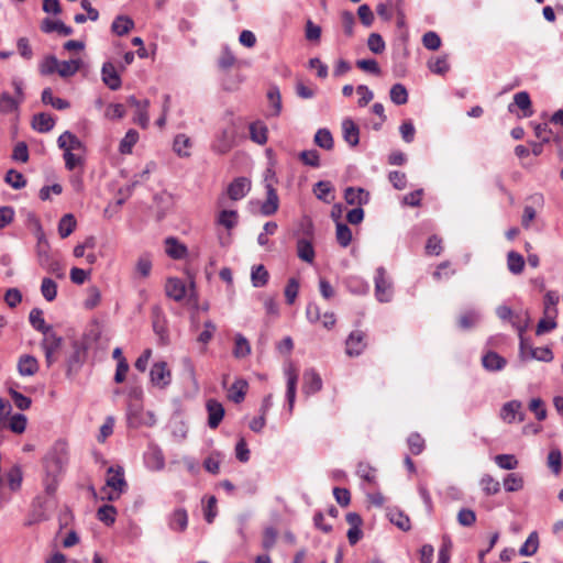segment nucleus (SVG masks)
I'll use <instances>...</instances> for the list:
<instances>
[{
  "mask_svg": "<svg viewBox=\"0 0 563 563\" xmlns=\"http://www.w3.org/2000/svg\"><path fill=\"white\" fill-rule=\"evenodd\" d=\"M68 448L65 441H56L43 459L44 471L47 475L62 476L68 464Z\"/></svg>",
  "mask_w": 563,
  "mask_h": 563,
  "instance_id": "nucleus-1",
  "label": "nucleus"
},
{
  "mask_svg": "<svg viewBox=\"0 0 563 563\" xmlns=\"http://www.w3.org/2000/svg\"><path fill=\"white\" fill-rule=\"evenodd\" d=\"M41 341V347L45 355V363L51 367L57 362L58 353L62 350L64 339L58 335L54 329H46Z\"/></svg>",
  "mask_w": 563,
  "mask_h": 563,
  "instance_id": "nucleus-2",
  "label": "nucleus"
},
{
  "mask_svg": "<svg viewBox=\"0 0 563 563\" xmlns=\"http://www.w3.org/2000/svg\"><path fill=\"white\" fill-rule=\"evenodd\" d=\"M87 345L85 342L74 340L71 342V353L66 361V376L73 378L78 374L87 357Z\"/></svg>",
  "mask_w": 563,
  "mask_h": 563,
  "instance_id": "nucleus-3",
  "label": "nucleus"
},
{
  "mask_svg": "<svg viewBox=\"0 0 563 563\" xmlns=\"http://www.w3.org/2000/svg\"><path fill=\"white\" fill-rule=\"evenodd\" d=\"M126 104L130 107H133L135 109V114L133 118L134 123L140 125L142 129H146L150 123V117H148V107L150 101L148 99H137L135 96H129L126 98Z\"/></svg>",
  "mask_w": 563,
  "mask_h": 563,
  "instance_id": "nucleus-4",
  "label": "nucleus"
},
{
  "mask_svg": "<svg viewBox=\"0 0 563 563\" xmlns=\"http://www.w3.org/2000/svg\"><path fill=\"white\" fill-rule=\"evenodd\" d=\"M375 297L379 302H389L393 298V286L386 279V271L382 266L375 274Z\"/></svg>",
  "mask_w": 563,
  "mask_h": 563,
  "instance_id": "nucleus-5",
  "label": "nucleus"
},
{
  "mask_svg": "<svg viewBox=\"0 0 563 563\" xmlns=\"http://www.w3.org/2000/svg\"><path fill=\"white\" fill-rule=\"evenodd\" d=\"M500 418L507 423H512L515 420L522 422L526 419V413L522 411V402L519 400L505 402L500 409Z\"/></svg>",
  "mask_w": 563,
  "mask_h": 563,
  "instance_id": "nucleus-6",
  "label": "nucleus"
},
{
  "mask_svg": "<svg viewBox=\"0 0 563 563\" xmlns=\"http://www.w3.org/2000/svg\"><path fill=\"white\" fill-rule=\"evenodd\" d=\"M251 190V180L247 177H236L234 178L227 188V196L233 200L238 201L243 199Z\"/></svg>",
  "mask_w": 563,
  "mask_h": 563,
  "instance_id": "nucleus-7",
  "label": "nucleus"
},
{
  "mask_svg": "<svg viewBox=\"0 0 563 563\" xmlns=\"http://www.w3.org/2000/svg\"><path fill=\"white\" fill-rule=\"evenodd\" d=\"M170 371L166 362H156L150 371V377L153 385L165 388L170 384Z\"/></svg>",
  "mask_w": 563,
  "mask_h": 563,
  "instance_id": "nucleus-8",
  "label": "nucleus"
},
{
  "mask_svg": "<svg viewBox=\"0 0 563 563\" xmlns=\"http://www.w3.org/2000/svg\"><path fill=\"white\" fill-rule=\"evenodd\" d=\"M101 79L103 84L113 91L119 90L122 86L121 76L111 62L103 63L101 67Z\"/></svg>",
  "mask_w": 563,
  "mask_h": 563,
  "instance_id": "nucleus-9",
  "label": "nucleus"
},
{
  "mask_svg": "<svg viewBox=\"0 0 563 563\" xmlns=\"http://www.w3.org/2000/svg\"><path fill=\"white\" fill-rule=\"evenodd\" d=\"M106 486L110 487L111 489L119 490V493H124L128 489V483L124 478V471L121 466H110L108 468Z\"/></svg>",
  "mask_w": 563,
  "mask_h": 563,
  "instance_id": "nucleus-10",
  "label": "nucleus"
},
{
  "mask_svg": "<svg viewBox=\"0 0 563 563\" xmlns=\"http://www.w3.org/2000/svg\"><path fill=\"white\" fill-rule=\"evenodd\" d=\"M206 408L208 411V427L217 429L223 420L225 410L221 402L217 399L207 400Z\"/></svg>",
  "mask_w": 563,
  "mask_h": 563,
  "instance_id": "nucleus-11",
  "label": "nucleus"
},
{
  "mask_svg": "<svg viewBox=\"0 0 563 563\" xmlns=\"http://www.w3.org/2000/svg\"><path fill=\"white\" fill-rule=\"evenodd\" d=\"M36 256L38 265L46 263L52 257L49 253V243L45 236L44 230L38 221H36Z\"/></svg>",
  "mask_w": 563,
  "mask_h": 563,
  "instance_id": "nucleus-12",
  "label": "nucleus"
},
{
  "mask_svg": "<svg viewBox=\"0 0 563 563\" xmlns=\"http://www.w3.org/2000/svg\"><path fill=\"white\" fill-rule=\"evenodd\" d=\"M285 376L287 380L286 401L288 405V410L291 413L296 400L298 374L295 368L289 366L288 368L285 369Z\"/></svg>",
  "mask_w": 563,
  "mask_h": 563,
  "instance_id": "nucleus-13",
  "label": "nucleus"
},
{
  "mask_svg": "<svg viewBox=\"0 0 563 563\" xmlns=\"http://www.w3.org/2000/svg\"><path fill=\"white\" fill-rule=\"evenodd\" d=\"M365 334L360 330L352 331L346 339V353L350 356H358L365 349Z\"/></svg>",
  "mask_w": 563,
  "mask_h": 563,
  "instance_id": "nucleus-14",
  "label": "nucleus"
},
{
  "mask_svg": "<svg viewBox=\"0 0 563 563\" xmlns=\"http://www.w3.org/2000/svg\"><path fill=\"white\" fill-rule=\"evenodd\" d=\"M344 199L351 206H364L369 202L371 196L367 190L362 187H346L344 190Z\"/></svg>",
  "mask_w": 563,
  "mask_h": 563,
  "instance_id": "nucleus-15",
  "label": "nucleus"
},
{
  "mask_svg": "<svg viewBox=\"0 0 563 563\" xmlns=\"http://www.w3.org/2000/svg\"><path fill=\"white\" fill-rule=\"evenodd\" d=\"M266 188V200L261 206V213L265 217L273 216L277 212L279 207V199L276 189L272 184L267 183Z\"/></svg>",
  "mask_w": 563,
  "mask_h": 563,
  "instance_id": "nucleus-16",
  "label": "nucleus"
},
{
  "mask_svg": "<svg viewBox=\"0 0 563 563\" xmlns=\"http://www.w3.org/2000/svg\"><path fill=\"white\" fill-rule=\"evenodd\" d=\"M322 386L321 376L316 372V369L310 368L303 373L302 390L306 395L319 393L322 389Z\"/></svg>",
  "mask_w": 563,
  "mask_h": 563,
  "instance_id": "nucleus-17",
  "label": "nucleus"
},
{
  "mask_svg": "<svg viewBox=\"0 0 563 563\" xmlns=\"http://www.w3.org/2000/svg\"><path fill=\"white\" fill-rule=\"evenodd\" d=\"M170 530L184 532L188 527V514L185 508H177L167 518Z\"/></svg>",
  "mask_w": 563,
  "mask_h": 563,
  "instance_id": "nucleus-18",
  "label": "nucleus"
},
{
  "mask_svg": "<svg viewBox=\"0 0 563 563\" xmlns=\"http://www.w3.org/2000/svg\"><path fill=\"white\" fill-rule=\"evenodd\" d=\"M515 107L522 110V117H531L533 111L531 108V99L527 91H519L514 96V102L509 103L508 111L515 112Z\"/></svg>",
  "mask_w": 563,
  "mask_h": 563,
  "instance_id": "nucleus-19",
  "label": "nucleus"
},
{
  "mask_svg": "<svg viewBox=\"0 0 563 563\" xmlns=\"http://www.w3.org/2000/svg\"><path fill=\"white\" fill-rule=\"evenodd\" d=\"M41 31L43 33L49 34L53 32H57L60 35L69 36L74 33V30L71 26L66 25L60 20H52V19H44L41 23Z\"/></svg>",
  "mask_w": 563,
  "mask_h": 563,
  "instance_id": "nucleus-20",
  "label": "nucleus"
},
{
  "mask_svg": "<svg viewBox=\"0 0 563 563\" xmlns=\"http://www.w3.org/2000/svg\"><path fill=\"white\" fill-rule=\"evenodd\" d=\"M312 192L317 197V199L321 200L324 203H331L334 196V187L329 180H319L313 185Z\"/></svg>",
  "mask_w": 563,
  "mask_h": 563,
  "instance_id": "nucleus-21",
  "label": "nucleus"
},
{
  "mask_svg": "<svg viewBox=\"0 0 563 563\" xmlns=\"http://www.w3.org/2000/svg\"><path fill=\"white\" fill-rule=\"evenodd\" d=\"M165 291L167 297L174 299L175 301H180L186 296V286L180 278H168L165 285Z\"/></svg>",
  "mask_w": 563,
  "mask_h": 563,
  "instance_id": "nucleus-22",
  "label": "nucleus"
},
{
  "mask_svg": "<svg viewBox=\"0 0 563 563\" xmlns=\"http://www.w3.org/2000/svg\"><path fill=\"white\" fill-rule=\"evenodd\" d=\"M234 132L232 130L224 129L217 136V140L213 143L212 147L216 152L220 154L228 153L234 145Z\"/></svg>",
  "mask_w": 563,
  "mask_h": 563,
  "instance_id": "nucleus-23",
  "label": "nucleus"
},
{
  "mask_svg": "<svg viewBox=\"0 0 563 563\" xmlns=\"http://www.w3.org/2000/svg\"><path fill=\"white\" fill-rule=\"evenodd\" d=\"M342 132L344 141L352 147L360 143V129L351 118L342 122Z\"/></svg>",
  "mask_w": 563,
  "mask_h": 563,
  "instance_id": "nucleus-24",
  "label": "nucleus"
},
{
  "mask_svg": "<svg viewBox=\"0 0 563 563\" xmlns=\"http://www.w3.org/2000/svg\"><path fill=\"white\" fill-rule=\"evenodd\" d=\"M482 364L486 371L497 372V371H501L506 366L507 361L504 356L499 355L497 352L488 351L486 354L483 355Z\"/></svg>",
  "mask_w": 563,
  "mask_h": 563,
  "instance_id": "nucleus-25",
  "label": "nucleus"
},
{
  "mask_svg": "<svg viewBox=\"0 0 563 563\" xmlns=\"http://www.w3.org/2000/svg\"><path fill=\"white\" fill-rule=\"evenodd\" d=\"M165 245H166V249H165L166 254L169 257H172L173 260H181L188 253L187 246L185 244L180 243L174 236H168L165 240Z\"/></svg>",
  "mask_w": 563,
  "mask_h": 563,
  "instance_id": "nucleus-26",
  "label": "nucleus"
},
{
  "mask_svg": "<svg viewBox=\"0 0 563 563\" xmlns=\"http://www.w3.org/2000/svg\"><path fill=\"white\" fill-rule=\"evenodd\" d=\"M153 330L158 336L159 344L167 345L169 343V335L167 329V321L164 316L156 312L153 317Z\"/></svg>",
  "mask_w": 563,
  "mask_h": 563,
  "instance_id": "nucleus-27",
  "label": "nucleus"
},
{
  "mask_svg": "<svg viewBox=\"0 0 563 563\" xmlns=\"http://www.w3.org/2000/svg\"><path fill=\"white\" fill-rule=\"evenodd\" d=\"M55 125L54 118L45 112H41L33 115L32 128L40 133L49 132Z\"/></svg>",
  "mask_w": 563,
  "mask_h": 563,
  "instance_id": "nucleus-28",
  "label": "nucleus"
},
{
  "mask_svg": "<svg viewBox=\"0 0 563 563\" xmlns=\"http://www.w3.org/2000/svg\"><path fill=\"white\" fill-rule=\"evenodd\" d=\"M18 371L21 376H32L38 371V362L34 356L24 354L19 358Z\"/></svg>",
  "mask_w": 563,
  "mask_h": 563,
  "instance_id": "nucleus-29",
  "label": "nucleus"
},
{
  "mask_svg": "<svg viewBox=\"0 0 563 563\" xmlns=\"http://www.w3.org/2000/svg\"><path fill=\"white\" fill-rule=\"evenodd\" d=\"M144 460L147 468L153 471H161L165 466V459L163 452L158 448L151 449L144 454Z\"/></svg>",
  "mask_w": 563,
  "mask_h": 563,
  "instance_id": "nucleus-30",
  "label": "nucleus"
},
{
  "mask_svg": "<svg viewBox=\"0 0 563 563\" xmlns=\"http://www.w3.org/2000/svg\"><path fill=\"white\" fill-rule=\"evenodd\" d=\"M250 139L260 145H264L267 142V126L263 121L252 122L249 126Z\"/></svg>",
  "mask_w": 563,
  "mask_h": 563,
  "instance_id": "nucleus-31",
  "label": "nucleus"
},
{
  "mask_svg": "<svg viewBox=\"0 0 563 563\" xmlns=\"http://www.w3.org/2000/svg\"><path fill=\"white\" fill-rule=\"evenodd\" d=\"M58 147L63 151L69 148V151L84 148V143L71 132L65 131L57 139Z\"/></svg>",
  "mask_w": 563,
  "mask_h": 563,
  "instance_id": "nucleus-32",
  "label": "nucleus"
},
{
  "mask_svg": "<svg viewBox=\"0 0 563 563\" xmlns=\"http://www.w3.org/2000/svg\"><path fill=\"white\" fill-rule=\"evenodd\" d=\"M133 27L134 21L128 15H118L111 24V31L118 36L128 34Z\"/></svg>",
  "mask_w": 563,
  "mask_h": 563,
  "instance_id": "nucleus-33",
  "label": "nucleus"
},
{
  "mask_svg": "<svg viewBox=\"0 0 563 563\" xmlns=\"http://www.w3.org/2000/svg\"><path fill=\"white\" fill-rule=\"evenodd\" d=\"M297 255L298 257L309 264L313 263L316 252L311 241L307 239H298L297 241Z\"/></svg>",
  "mask_w": 563,
  "mask_h": 563,
  "instance_id": "nucleus-34",
  "label": "nucleus"
},
{
  "mask_svg": "<svg viewBox=\"0 0 563 563\" xmlns=\"http://www.w3.org/2000/svg\"><path fill=\"white\" fill-rule=\"evenodd\" d=\"M41 99L44 104L52 106L57 110H65L70 107V103L67 100L54 97L53 90L49 87L42 91Z\"/></svg>",
  "mask_w": 563,
  "mask_h": 563,
  "instance_id": "nucleus-35",
  "label": "nucleus"
},
{
  "mask_svg": "<svg viewBox=\"0 0 563 563\" xmlns=\"http://www.w3.org/2000/svg\"><path fill=\"white\" fill-rule=\"evenodd\" d=\"M233 356L235 358H244L251 354V344L249 340L241 333L234 336Z\"/></svg>",
  "mask_w": 563,
  "mask_h": 563,
  "instance_id": "nucleus-36",
  "label": "nucleus"
},
{
  "mask_svg": "<svg viewBox=\"0 0 563 563\" xmlns=\"http://www.w3.org/2000/svg\"><path fill=\"white\" fill-rule=\"evenodd\" d=\"M29 321L32 328L41 333H44L46 329H52L51 324H46L45 319L43 317V310L35 307L30 311Z\"/></svg>",
  "mask_w": 563,
  "mask_h": 563,
  "instance_id": "nucleus-37",
  "label": "nucleus"
},
{
  "mask_svg": "<svg viewBox=\"0 0 563 563\" xmlns=\"http://www.w3.org/2000/svg\"><path fill=\"white\" fill-rule=\"evenodd\" d=\"M77 221L73 213L64 214L58 222V234L62 239L69 236L76 229Z\"/></svg>",
  "mask_w": 563,
  "mask_h": 563,
  "instance_id": "nucleus-38",
  "label": "nucleus"
},
{
  "mask_svg": "<svg viewBox=\"0 0 563 563\" xmlns=\"http://www.w3.org/2000/svg\"><path fill=\"white\" fill-rule=\"evenodd\" d=\"M21 102L9 92L4 91L0 93V113L9 114L18 111Z\"/></svg>",
  "mask_w": 563,
  "mask_h": 563,
  "instance_id": "nucleus-39",
  "label": "nucleus"
},
{
  "mask_svg": "<svg viewBox=\"0 0 563 563\" xmlns=\"http://www.w3.org/2000/svg\"><path fill=\"white\" fill-rule=\"evenodd\" d=\"M539 549V536L537 531H532L525 543L519 549V554L521 556H532L537 553Z\"/></svg>",
  "mask_w": 563,
  "mask_h": 563,
  "instance_id": "nucleus-40",
  "label": "nucleus"
},
{
  "mask_svg": "<svg viewBox=\"0 0 563 563\" xmlns=\"http://www.w3.org/2000/svg\"><path fill=\"white\" fill-rule=\"evenodd\" d=\"M191 146V141L186 134H177L174 139L173 150L179 157H189L190 152L188 148Z\"/></svg>",
  "mask_w": 563,
  "mask_h": 563,
  "instance_id": "nucleus-41",
  "label": "nucleus"
},
{
  "mask_svg": "<svg viewBox=\"0 0 563 563\" xmlns=\"http://www.w3.org/2000/svg\"><path fill=\"white\" fill-rule=\"evenodd\" d=\"M481 320V314L474 309L464 311L459 319V327L462 330H470L474 328Z\"/></svg>",
  "mask_w": 563,
  "mask_h": 563,
  "instance_id": "nucleus-42",
  "label": "nucleus"
},
{
  "mask_svg": "<svg viewBox=\"0 0 563 563\" xmlns=\"http://www.w3.org/2000/svg\"><path fill=\"white\" fill-rule=\"evenodd\" d=\"M139 137H140V135L136 130H134V129L128 130L124 137L120 142L119 152L121 154H131L133 146L139 141Z\"/></svg>",
  "mask_w": 563,
  "mask_h": 563,
  "instance_id": "nucleus-43",
  "label": "nucleus"
},
{
  "mask_svg": "<svg viewBox=\"0 0 563 563\" xmlns=\"http://www.w3.org/2000/svg\"><path fill=\"white\" fill-rule=\"evenodd\" d=\"M81 59L63 60L58 65V75L63 78L74 76L81 67Z\"/></svg>",
  "mask_w": 563,
  "mask_h": 563,
  "instance_id": "nucleus-44",
  "label": "nucleus"
},
{
  "mask_svg": "<svg viewBox=\"0 0 563 563\" xmlns=\"http://www.w3.org/2000/svg\"><path fill=\"white\" fill-rule=\"evenodd\" d=\"M269 279V274L264 265L254 266L251 272L252 285L256 288L264 287Z\"/></svg>",
  "mask_w": 563,
  "mask_h": 563,
  "instance_id": "nucleus-45",
  "label": "nucleus"
},
{
  "mask_svg": "<svg viewBox=\"0 0 563 563\" xmlns=\"http://www.w3.org/2000/svg\"><path fill=\"white\" fill-rule=\"evenodd\" d=\"M117 508L112 505H102L97 510V518L106 526L110 527L115 522Z\"/></svg>",
  "mask_w": 563,
  "mask_h": 563,
  "instance_id": "nucleus-46",
  "label": "nucleus"
},
{
  "mask_svg": "<svg viewBox=\"0 0 563 563\" xmlns=\"http://www.w3.org/2000/svg\"><path fill=\"white\" fill-rule=\"evenodd\" d=\"M247 389V383L243 379L235 380L230 390H229V398L235 402L240 404L244 400Z\"/></svg>",
  "mask_w": 563,
  "mask_h": 563,
  "instance_id": "nucleus-47",
  "label": "nucleus"
},
{
  "mask_svg": "<svg viewBox=\"0 0 563 563\" xmlns=\"http://www.w3.org/2000/svg\"><path fill=\"white\" fill-rule=\"evenodd\" d=\"M507 266L510 273L518 275L522 273L525 268V258L521 254L515 251H510L507 254Z\"/></svg>",
  "mask_w": 563,
  "mask_h": 563,
  "instance_id": "nucleus-48",
  "label": "nucleus"
},
{
  "mask_svg": "<svg viewBox=\"0 0 563 563\" xmlns=\"http://www.w3.org/2000/svg\"><path fill=\"white\" fill-rule=\"evenodd\" d=\"M313 141L319 147L324 148L327 151L332 150L334 146L333 136L330 130L325 128L319 129L316 132Z\"/></svg>",
  "mask_w": 563,
  "mask_h": 563,
  "instance_id": "nucleus-49",
  "label": "nucleus"
},
{
  "mask_svg": "<svg viewBox=\"0 0 563 563\" xmlns=\"http://www.w3.org/2000/svg\"><path fill=\"white\" fill-rule=\"evenodd\" d=\"M336 242L342 247H347L352 242V231L344 222L335 224Z\"/></svg>",
  "mask_w": 563,
  "mask_h": 563,
  "instance_id": "nucleus-50",
  "label": "nucleus"
},
{
  "mask_svg": "<svg viewBox=\"0 0 563 563\" xmlns=\"http://www.w3.org/2000/svg\"><path fill=\"white\" fill-rule=\"evenodd\" d=\"M503 485L508 493L519 492L523 488V478L518 473H509L504 478Z\"/></svg>",
  "mask_w": 563,
  "mask_h": 563,
  "instance_id": "nucleus-51",
  "label": "nucleus"
},
{
  "mask_svg": "<svg viewBox=\"0 0 563 563\" xmlns=\"http://www.w3.org/2000/svg\"><path fill=\"white\" fill-rule=\"evenodd\" d=\"M554 358L553 352L550 347H533L529 345V360H537L541 362H552Z\"/></svg>",
  "mask_w": 563,
  "mask_h": 563,
  "instance_id": "nucleus-52",
  "label": "nucleus"
},
{
  "mask_svg": "<svg viewBox=\"0 0 563 563\" xmlns=\"http://www.w3.org/2000/svg\"><path fill=\"white\" fill-rule=\"evenodd\" d=\"M479 485L486 496L496 495L500 490L499 482L489 474H485L481 478Z\"/></svg>",
  "mask_w": 563,
  "mask_h": 563,
  "instance_id": "nucleus-53",
  "label": "nucleus"
},
{
  "mask_svg": "<svg viewBox=\"0 0 563 563\" xmlns=\"http://www.w3.org/2000/svg\"><path fill=\"white\" fill-rule=\"evenodd\" d=\"M238 212L235 210H222L217 219L218 224L231 230L238 224Z\"/></svg>",
  "mask_w": 563,
  "mask_h": 563,
  "instance_id": "nucleus-54",
  "label": "nucleus"
},
{
  "mask_svg": "<svg viewBox=\"0 0 563 563\" xmlns=\"http://www.w3.org/2000/svg\"><path fill=\"white\" fill-rule=\"evenodd\" d=\"M388 517L391 523L397 526L402 531H408L411 528L410 519L402 511L396 509L388 512Z\"/></svg>",
  "mask_w": 563,
  "mask_h": 563,
  "instance_id": "nucleus-55",
  "label": "nucleus"
},
{
  "mask_svg": "<svg viewBox=\"0 0 563 563\" xmlns=\"http://www.w3.org/2000/svg\"><path fill=\"white\" fill-rule=\"evenodd\" d=\"M390 100L397 104L402 106L408 101V91L402 84H395L389 91Z\"/></svg>",
  "mask_w": 563,
  "mask_h": 563,
  "instance_id": "nucleus-56",
  "label": "nucleus"
},
{
  "mask_svg": "<svg viewBox=\"0 0 563 563\" xmlns=\"http://www.w3.org/2000/svg\"><path fill=\"white\" fill-rule=\"evenodd\" d=\"M41 292H42V296L45 298V300H47L49 302L55 300L56 296H57L56 282L49 277H44L42 279V284H41Z\"/></svg>",
  "mask_w": 563,
  "mask_h": 563,
  "instance_id": "nucleus-57",
  "label": "nucleus"
},
{
  "mask_svg": "<svg viewBox=\"0 0 563 563\" xmlns=\"http://www.w3.org/2000/svg\"><path fill=\"white\" fill-rule=\"evenodd\" d=\"M4 181L13 189H21L26 186V178L24 175L15 169H9L5 174Z\"/></svg>",
  "mask_w": 563,
  "mask_h": 563,
  "instance_id": "nucleus-58",
  "label": "nucleus"
},
{
  "mask_svg": "<svg viewBox=\"0 0 563 563\" xmlns=\"http://www.w3.org/2000/svg\"><path fill=\"white\" fill-rule=\"evenodd\" d=\"M407 444L413 455H419L426 448L424 439L418 432H412L407 438Z\"/></svg>",
  "mask_w": 563,
  "mask_h": 563,
  "instance_id": "nucleus-59",
  "label": "nucleus"
},
{
  "mask_svg": "<svg viewBox=\"0 0 563 563\" xmlns=\"http://www.w3.org/2000/svg\"><path fill=\"white\" fill-rule=\"evenodd\" d=\"M347 289L355 295H365L369 290V285L361 278L351 277L346 280Z\"/></svg>",
  "mask_w": 563,
  "mask_h": 563,
  "instance_id": "nucleus-60",
  "label": "nucleus"
},
{
  "mask_svg": "<svg viewBox=\"0 0 563 563\" xmlns=\"http://www.w3.org/2000/svg\"><path fill=\"white\" fill-rule=\"evenodd\" d=\"M559 295L554 291H548L545 295H544V300H543V303H544V314L545 316H556L558 313V309H556V305L559 303Z\"/></svg>",
  "mask_w": 563,
  "mask_h": 563,
  "instance_id": "nucleus-61",
  "label": "nucleus"
},
{
  "mask_svg": "<svg viewBox=\"0 0 563 563\" xmlns=\"http://www.w3.org/2000/svg\"><path fill=\"white\" fill-rule=\"evenodd\" d=\"M59 62L54 55L46 56L40 64L41 75L47 76L58 71Z\"/></svg>",
  "mask_w": 563,
  "mask_h": 563,
  "instance_id": "nucleus-62",
  "label": "nucleus"
},
{
  "mask_svg": "<svg viewBox=\"0 0 563 563\" xmlns=\"http://www.w3.org/2000/svg\"><path fill=\"white\" fill-rule=\"evenodd\" d=\"M9 395L11 396L14 406L20 410H27L32 405L30 397L24 396L13 388L9 389Z\"/></svg>",
  "mask_w": 563,
  "mask_h": 563,
  "instance_id": "nucleus-63",
  "label": "nucleus"
},
{
  "mask_svg": "<svg viewBox=\"0 0 563 563\" xmlns=\"http://www.w3.org/2000/svg\"><path fill=\"white\" fill-rule=\"evenodd\" d=\"M236 63V58L234 54L231 52V49L225 46L222 52L221 56L218 59V66L222 71H227L229 68H231Z\"/></svg>",
  "mask_w": 563,
  "mask_h": 563,
  "instance_id": "nucleus-64",
  "label": "nucleus"
}]
</instances>
